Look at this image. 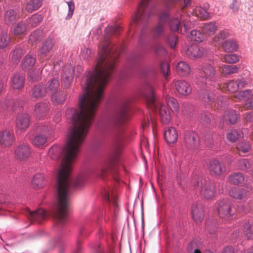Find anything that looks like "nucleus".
Here are the masks:
<instances>
[{
	"label": "nucleus",
	"instance_id": "nucleus-2",
	"mask_svg": "<svg viewBox=\"0 0 253 253\" xmlns=\"http://www.w3.org/2000/svg\"><path fill=\"white\" fill-rule=\"evenodd\" d=\"M217 73L211 64L205 65L196 77L195 83L201 88L198 92L200 101L205 106H212L217 103L218 106L225 108L227 106L226 98L220 95V90L217 82Z\"/></svg>",
	"mask_w": 253,
	"mask_h": 253
},
{
	"label": "nucleus",
	"instance_id": "nucleus-54",
	"mask_svg": "<svg viewBox=\"0 0 253 253\" xmlns=\"http://www.w3.org/2000/svg\"><path fill=\"white\" fill-rule=\"evenodd\" d=\"M180 26V20L178 17H174L169 21V27L171 31H178Z\"/></svg>",
	"mask_w": 253,
	"mask_h": 253
},
{
	"label": "nucleus",
	"instance_id": "nucleus-30",
	"mask_svg": "<svg viewBox=\"0 0 253 253\" xmlns=\"http://www.w3.org/2000/svg\"><path fill=\"white\" fill-rule=\"evenodd\" d=\"M24 78L22 75L15 74L11 79V86L15 89H20L24 85Z\"/></svg>",
	"mask_w": 253,
	"mask_h": 253
},
{
	"label": "nucleus",
	"instance_id": "nucleus-60",
	"mask_svg": "<svg viewBox=\"0 0 253 253\" xmlns=\"http://www.w3.org/2000/svg\"><path fill=\"white\" fill-rule=\"evenodd\" d=\"M226 87L229 91L234 92L239 89V85H238L237 82L230 81L227 83Z\"/></svg>",
	"mask_w": 253,
	"mask_h": 253
},
{
	"label": "nucleus",
	"instance_id": "nucleus-39",
	"mask_svg": "<svg viewBox=\"0 0 253 253\" xmlns=\"http://www.w3.org/2000/svg\"><path fill=\"white\" fill-rule=\"evenodd\" d=\"M17 18L16 12L13 9H9L5 12L4 20L7 24H10L15 22Z\"/></svg>",
	"mask_w": 253,
	"mask_h": 253
},
{
	"label": "nucleus",
	"instance_id": "nucleus-6",
	"mask_svg": "<svg viewBox=\"0 0 253 253\" xmlns=\"http://www.w3.org/2000/svg\"><path fill=\"white\" fill-rule=\"evenodd\" d=\"M157 4L154 0H142L132 16V22L137 25L146 23L150 16L154 14V9Z\"/></svg>",
	"mask_w": 253,
	"mask_h": 253
},
{
	"label": "nucleus",
	"instance_id": "nucleus-44",
	"mask_svg": "<svg viewBox=\"0 0 253 253\" xmlns=\"http://www.w3.org/2000/svg\"><path fill=\"white\" fill-rule=\"evenodd\" d=\"M167 105L169 108L173 112H178L179 110V105L177 100L172 97H168L166 98Z\"/></svg>",
	"mask_w": 253,
	"mask_h": 253
},
{
	"label": "nucleus",
	"instance_id": "nucleus-47",
	"mask_svg": "<svg viewBox=\"0 0 253 253\" xmlns=\"http://www.w3.org/2000/svg\"><path fill=\"white\" fill-rule=\"evenodd\" d=\"M251 165V161L246 159H241L238 160L237 164L238 169L241 170L247 171Z\"/></svg>",
	"mask_w": 253,
	"mask_h": 253
},
{
	"label": "nucleus",
	"instance_id": "nucleus-17",
	"mask_svg": "<svg viewBox=\"0 0 253 253\" xmlns=\"http://www.w3.org/2000/svg\"><path fill=\"white\" fill-rule=\"evenodd\" d=\"M30 154V148L26 143H22L19 145L15 150V158L20 161L27 159L29 157Z\"/></svg>",
	"mask_w": 253,
	"mask_h": 253
},
{
	"label": "nucleus",
	"instance_id": "nucleus-33",
	"mask_svg": "<svg viewBox=\"0 0 253 253\" xmlns=\"http://www.w3.org/2000/svg\"><path fill=\"white\" fill-rule=\"evenodd\" d=\"M43 37L44 33L42 30H36L30 36L29 42L32 45H35L40 42Z\"/></svg>",
	"mask_w": 253,
	"mask_h": 253
},
{
	"label": "nucleus",
	"instance_id": "nucleus-35",
	"mask_svg": "<svg viewBox=\"0 0 253 253\" xmlns=\"http://www.w3.org/2000/svg\"><path fill=\"white\" fill-rule=\"evenodd\" d=\"M222 46L224 50L227 52L235 51L238 48V44L234 39H229L225 41Z\"/></svg>",
	"mask_w": 253,
	"mask_h": 253
},
{
	"label": "nucleus",
	"instance_id": "nucleus-55",
	"mask_svg": "<svg viewBox=\"0 0 253 253\" xmlns=\"http://www.w3.org/2000/svg\"><path fill=\"white\" fill-rule=\"evenodd\" d=\"M225 119L231 124H235L238 119V116L235 111H229L226 115Z\"/></svg>",
	"mask_w": 253,
	"mask_h": 253
},
{
	"label": "nucleus",
	"instance_id": "nucleus-29",
	"mask_svg": "<svg viewBox=\"0 0 253 253\" xmlns=\"http://www.w3.org/2000/svg\"><path fill=\"white\" fill-rule=\"evenodd\" d=\"M36 63L35 57L31 55H27L23 58L22 62V67L24 71H30L32 69Z\"/></svg>",
	"mask_w": 253,
	"mask_h": 253
},
{
	"label": "nucleus",
	"instance_id": "nucleus-1",
	"mask_svg": "<svg viewBox=\"0 0 253 253\" xmlns=\"http://www.w3.org/2000/svg\"><path fill=\"white\" fill-rule=\"evenodd\" d=\"M98 59L94 73L88 72L82 85L84 93L79 100V111L73 108L66 110V115L72 123L69 138L64 149L58 145L51 147L48 155L53 160H58L60 153L64 157L58 175V191L59 204L67 203L68 176L71 164L76 160L81 147L93 120L97 106L100 102L111 73L110 54H98Z\"/></svg>",
	"mask_w": 253,
	"mask_h": 253
},
{
	"label": "nucleus",
	"instance_id": "nucleus-11",
	"mask_svg": "<svg viewBox=\"0 0 253 253\" xmlns=\"http://www.w3.org/2000/svg\"><path fill=\"white\" fill-rule=\"evenodd\" d=\"M180 0H161V2L166 11H163L159 16L158 23H161L166 26L169 20V11L176 8V5Z\"/></svg>",
	"mask_w": 253,
	"mask_h": 253
},
{
	"label": "nucleus",
	"instance_id": "nucleus-10",
	"mask_svg": "<svg viewBox=\"0 0 253 253\" xmlns=\"http://www.w3.org/2000/svg\"><path fill=\"white\" fill-rule=\"evenodd\" d=\"M216 210L219 216L225 220L232 218L236 212L235 207L227 199H223L217 202Z\"/></svg>",
	"mask_w": 253,
	"mask_h": 253
},
{
	"label": "nucleus",
	"instance_id": "nucleus-50",
	"mask_svg": "<svg viewBox=\"0 0 253 253\" xmlns=\"http://www.w3.org/2000/svg\"><path fill=\"white\" fill-rule=\"evenodd\" d=\"M193 107L190 104L184 103L182 105V113L187 118H190L193 114Z\"/></svg>",
	"mask_w": 253,
	"mask_h": 253
},
{
	"label": "nucleus",
	"instance_id": "nucleus-25",
	"mask_svg": "<svg viewBox=\"0 0 253 253\" xmlns=\"http://www.w3.org/2000/svg\"><path fill=\"white\" fill-rule=\"evenodd\" d=\"M164 137L168 143H174L177 139L178 134L174 127L166 128Z\"/></svg>",
	"mask_w": 253,
	"mask_h": 253
},
{
	"label": "nucleus",
	"instance_id": "nucleus-31",
	"mask_svg": "<svg viewBox=\"0 0 253 253\" xmlns=\"http://www.w3.org/2000/svg\"><path fill=\"white\" fill-rule=\"evenodd\" d=\"M176 72L180 76H185L190 73L189 65L184 61L179 62L176 66Z\"/></svg>",
	"mask_w": 253,
	"mask_h": 253
},
{
	"label": "nucleus",
	"instance_id": "nucleus-20",
	"mask_svg": "<svg viewBox=\"0 0 253 253\" xmlns=\"http://www.w3.org/2000/svg\"><path fill=\"white\" fill-rule=\"evenodd\" d=\"M204 53V49L197 45L188 46L186 50V54L189 58H199L201 57Z\"/></svg>",
	"mask_w": 253,
	"mask_h": 253
},
{
	"label": "nucleus",
	"instance_id": "nucleus-38",
	"mask_svg": "<svg viewBox=\"0 0 253 253\" xmlns=\"http://www.w3.org/2000/svg\"><path fill=\"white\" fill-rule=\"evenodd\" d=\"M228 180L233 184L241 185L244 183L245 177L241 173L235 172L229 176Z\"/></svg>",
	"mask_w": 253,
	"mask_h": 253
},
{
	"label": "nucleus",
	"instance_id": "nucleus-56",
	"mask_svg": "<svg viewBox=\"0 0 253 253\" xmlns=\"http://www.w3.org/2000/svg\"><path fill=\"white\" fill-rule=\"evenodd\" d=\"M228 36V33L224 31H220L213 38V41L215 43L219 44L226 38Z\"/></svg>",
	"mask_w": 253,
	"mask_h": 253
},
{
	"label": "nucleus",
	"instance_id": "nucleus-32",
	"mask_svg": "<svg viewBox=\"0 0 253 253\" xmlns=\"http://www.w3.org/2000/svg\"><path fill=\"white\" fill-rule=\"evenodd\" d=\"M246 190L243 188H232L229 191V195L234 199L241 200L246 196Z\"/></svg>",
	"mask_w": 253,
	"mask_h": 253
},
{
	"label": "nucleus",
	"instance_id": "nucleus-62",
	"mask_svg": "<svg viewBox=\"0 0 253 253\" xmlns=\"http://www.w3.org/2000/svg\"><path fill=\"white\" fill-rule=\"evenodd\" d=\"M241 5V1L239 0H233L229 6V8L234 13H237L240 6Z\"/></svg>",
	"mask_w": 253,
	"mask_h": 253
},
{
	"label": "nucleus",
	"instance_id": "nucleus-49",
	"mask_svg": "<svg viewBox=\"0 0 253 253\" xmlns=\"http://www.w3.org/2000/svg\"><path fill=\"white\" fill-rule=\"evenodd\" d=\"M26 31L25 24L22 22H19L14 27L13 30L14 34L16 36L24 35Z\"/></svg>",
	"mask_w": 253,
	"mask_h": 253
},
{
	"label": "nucleus",
	"instance_id": "nucleus-12",
	"mask_svg": "<svg viewBox=\"0 0 253 253\" xmlns=\"http://www.w3.org/2000/svg\"><path fill=\"white\" fill-rule=\"evenodd\" d=\"M184 143L187 149H196L200 144L199 137L194 131H186L184 135Z\"/></svg>",
	"mask_w": 253,
	"mask_h": 253
},
{
	"label": "nucleus",
	"instance_id": "nucleus-41",
	"mask_svg": "<svg viewBox=\"0 0 253 253\" xmlns=\"http://www.w3.org/2000/svg\"><path fill=\"white\" fill-rule=\"evenodd\" d=\"M41 6V0H31L27 2L25 8L28 12H32L38 10Z\"/></svg>",
	"mask_w": 253,
	"mask_h": 253
},
{
	"label": "nucleus",
	"instance_id": "nucleus-63",
	"mask_svg": "<svg viewBox=\"0 0 253 253\" xmlns=\"http://www.w3.org/2000/svg\"><path fill=\"white\" fill-rule=\"evenodd\" d=\"M142 74L148 77H155L156 75V71L154 68L147 67L144 69Z\"/></svg>",
	"mask_w": 253,
	"mask_h": 253
},
{
	"label": "nucleus",
	"instance_id": "nucleus-28",
	"mask_svg": "<svg viewBox=\"0 0 253 253\" xmlns=\"http://www.w3.org/2000/svg\"><path fill=\"white\" fill-rule=\"evenodd\" d=\"M30 123L28 114H23L18 117L16 122V127L21 130H25L28 127Z\"/></svg>",
	"mask_w": 253,
	"mask_h": 253
},
{
	"label": "nucleus",
	"instance_id": "nucleus-40",
	"mask_svg": "<svg viewBox=\"0 0 253 253\" xmlns=\"http://www.w3.org/2000/svg\"><path fill=\"white\" fill-rule=\"evenodd\" d=\"M243 226L245 236L247 239H253V224L249 221H246Z\"/></svg>",
	"mask_w": 253,
	"mask_h": 253
},
{
	"label": "nucleus",
	"instance_id": "nucleus-59",
	"mask_svg": "<svg viewBox=\"0 0 253 253\" xmlns=\"http://www.w3.org/2000/svg\"><path fill=\"white\" fill-rule=\"evenodd\" d=\"M224 60L229 63H234L239 61V56L236 54H229L225 55Z\"/></svg>",
	"mask_w": 253,
	"mask_h": 253
},
{
	"label": "nucleus",
	"instance_id": "nucleus-4",
	"mask_svg": "<svg viewBox=\"0 0 253 253\" xmlns=\"http://www.w3.org/2000/svg\"><path fill=\"white\" fill-rule=\"evenodd\" d=\"M143 93L147 99L149 108L156 113H159L163 124H168L171 118L170 110L167 106L156 100L151 83H145L143 89Z\"/></svg>",
	"mask_w": 253,
	"mask_h": 253
},
{
	"label": "nucleus",
	"instance_id": "nucleus-7",
	"mask_svg": "<svg viewBox=\"0 0 253 253\" xmlns=\"http://www.w3.org/2000/svg\"><path fill=\"white\" fill-rule=\"evenodd\" d=\"M193 187L196 191H199L206 199L212 198L215 192L214 184L202 176H198L195 179Z\"/></svg>",
	"mask_w": 253,
	"mask_h": 253
},
{
	"label": "nucleus",
	"instance_id": "nucleus-58",
	"mask_svg": "<svg viewBox=\"0 0 253 253\" xmlns=\"http://www.w3.org/2000/svg\"><path fill=\"white\" fill-rule=\"evenodd\" d=\"M237 148L243 153H246L251 149V145L249 142L243 141L239 143Z\"/></svg>",
	"mask_w": 253,
	"mask_h": 253
},
{
	"label": "nucleus",
	"instance_id": "nucleus-15",
	"mask_svg": "<svg viewBox=\"0 0 253 253\" xmlns=\"http://www.w3.org/2000/svg\"><path fill=\"white\" fill-rule=\"evenodd\" d=\"M74 69L72 66L68 65L64 67L61 76V83L65 88H68L73 79Z\"/></svg>",
	"mask_w": 253,
	"mask_h": 253
},
{
	"label": "nucleus",
	"instance_id": "nucleus-61",
	"mask_svg": "<svg viewBox=\"0 0 253 253\" xmlns=\"http://www.w3.org/2000/svg\"><path fill=\"white\" fill-rule=\"evenodd\" d=\"M22 54L23 51L22 49L16 48L14 49L11 53V58L14 61H17L21 58Z\"/></svg>",
	"mask_w": 253,
	"mask_h": 253
},
{
	"label": "nucleus",
	"instance_id": "nucleus-64",
	"mask_svg": "<svg viewBox=\"0 0 253 253\" xmlns=\"http://www.w3.org/2000/svg\"><path fill=\"white\" fill-rule=\"evenodd\" d=\"M28 74L29 77L30 78V80H32L33 82H34L39 79L40 77V70L38 69L33 70L32 71H30L29 72Z\"/></svg>",
	"mask_w": 253,
	"mask_h": 253
},
{
	"label": "nucleus",
	"instance_id": "nucleus-24",
	"mask_svg": "<svg viewBox=\"0 0 253 253\" xmlns=\"http://www.w3.org/2000/svg\"><path fill=\"white\" fill-rule=\"evenodd\" d=\"M54 42L52 39L46 40L42 43V47L39 51V56L41 58H43L52 49Z\"/></svg>",
	"mask_w": 253,
	"mask_h": 253
},
{
	"label": "nucleus",
	"instance_id": "nucleus-21",
	"mask_svg": "<svg viewBox=\"0 0 253 253\" xmlns=\"http://www.w3.org/2000/svg\"><path fill=\"white\" fill-rule=\"evenodd\" d=\"M154 39H160L164 38L166 34V26L161 23H158L151 30Z\"/></svg>",
	"mask_w": 253,
	"mask_h": 253
},
{
	"label": "nucleus",
	"instance_id": "nucleus-9",
	"mask_svg": "<svg viewBox=\"0 0 253 253\" xmlns=\"http://www.w3.org/2000/svg\"><path fill=\"white\" fill-rule=\"evenodd\" d=\"M54 129V127L49 126L48 124L38 126L37 128V133L33 141V144L37 147L44 145L47 138H50L53 133Z\"/></svg>",
	"mask_w": 253,
	"mask_h": 253
},
{
	"label": "nucleus",
	"instance_id": "nucleus-23",
	"mask_svg": "<svg viewBox=\"0 0 253 253\" xmlns=\"http://www.w3.org/2000/svg\"><path fill=\"white\" fill-rule=\"evenodd\" d=\"M209 7V4L205 3L204 4L203 7L201 6L197 7L194 9V13L197 17L203 20L209 19L210 15L208 11Z\"/></svg>",
	"mask_w": 253,
	"mask_h": 253
},
{
	"label": "nucleus",
	"instance_id": "nucleus-52",
	"mask_svg": "<svg viewBox=\"0 0 253 253\" xmlns=\"http://www.w3.org/2000/svg\"><path fill=\"white\" fill-rule=\"evenodd\" d=\"M42 20V17L41 15H33L29 19L28 25L31 27L37 26Z\"/></svg>",
	"mask_w": 253,
	"mask_h": 253
},
{
	"label": "nucleus",
	"instance_id": "nucleus-14",
	"mask_svg": "<svg viewBox=\"0 0 253 253\" xmlns=\"http://www.w3.org/2000/svg\"><path fill=\"white\" fill-rule=\"evenodd\" d=\"M191 214L196 222H201L204 217V206L200 202L194 203L191 207Z\"/></svg>",
	"mask_w": 253,
	"mask_h": 253
},
{
	"label": "nucleus",
	"instance_id": "nucleus-3",
	"mask_svg": "<svg viewBox=\"0 0 253 253\" xmlns=\"http://www.w3.org/2000/svg\"><path fill=\"white\" fill-rule=\"evenodd\" d=\"M71 169L72 166H71ZM72 169L70 170L69 175L68 176V196L67 200V203L66 205L65 203L63 202L60 205L59 204V198L58 191V183L57 184V203L53 211V215L55 219L57 224L62 226L66 222V220L68 216V212L69 208L70 198L71 195V192L73 187L75 188H78L81 187L84 183L85 181V177L84 175H81L78 176L75 180L74 183L71 181L70 178V174Z\"/></svg>",
	"mask_w": 253,
	"mask_h": 253
},
{
	"label": "nucleus",
	"instance_id": "nucleus-46",
	"mask_svg": "<svg viewBox=\"0 0 253 253\" xmlns=\"http://www.w3.org/2000/svg\"><path fill=\"white\" fill-rule=\"evenodd\" d=\"M110 167V162L109 160L103 163L100 171L98 173V175L100 176L102 179L105 180L106 176L109 174Z\"/></svg>",
	"mask_w": 253,
	"mask_h": 253
},
{
	"label": "nucleus",
	"instance_id": "nucleus-42",
	"mask_svg": "<svg viewBox=\"0 0 253 253\" xmlns=\"http://www.w3.org/2000/svg\"><path fill=\"white\" fill-rule=\"evenodd\" d=\"M59 86V81L57 79H53L49 81L45 88L47 89V92H49L51 94L52 93L58 90Z\"/></svg>",
	"mask_w": 253,
	"mask_h": 253
},
{
	"label": "nucleus",
	"instance_id": "nucleus-26",
	"mask_svg": "<svg viewBox=\"0 0 253 253\" xmlns=\"http://www.w3.org/2000/svg\"><path fill=\"white\" fill-rule=\"evenodd\" d=\"M67 93L63 90H58L51 94V101L55 104H60L64 102Z\"/></svg>",
	"mask_w": 253,
	"mask_h": 253
},
{
	"label": "nucleus",
	"instance_id": "nucleus-16",
	"mask_svg": "<svg viewBox=\"0 0 253 253\" xmlns=\"http://www.w3.org/2000/svg\"><path fill=\"white\" fill-rule=\"evenodd\" d=\"M14 139L12 131L5 130L0 132V145L2 148L10 146Z\"/></svg>",
	"mask_w": 253,
	"mask_h": 253
},
{
	"label": "nucleus",
	"instance_id": "nucleus-5",
	"mask_svg": "<svg viewBox=\"0 0 253 253\" xmlns=\"http://www.w3.org/2000/svg\"><path fill=\"white\" fill-rule=\"evenodd\" d=\"M112 129L113 132V141L112 142V176L117 175L113 171V167L120 166L123 167L122 163V154L125 144L126 136L124 133V127H120L114 125Z\"/></svg>",
	"mask_w": 253,
	"mask_h": 253
},
{
	"label": "nucleus",
	"instance_id": "nucleus-19",
	"mask_svg": "<svg viewBox=\"0 0 253 253\" xmlns=\"http://www.w3.org/2000/svg\"><path fill=\"white\" fill-rule=\"evenodd\" d=\"M26 211L27 212L26 215L31 221H36L41 223L46 216V211L42 209H39L35 211H31L27 208Z\"/></svg>",
	"mask_w": 253,
	"mask_h": 253
},
{
	"label": "nucleus",
	"instance_id": "nucleus-8",
	"mask_svg": "<svg viewBox=\"0 0 253 253\" xmlns=\"http://www.w3.org/2000/svg\"><path fill=\"white\" fill-rule=\"evenodd\" d=\"M128 101L124 99L119 103L115 110L113 121L114 125L122 127H124L129 118Z\"/></svg>",
	"mask_w": 253,
	"mask_h": 253
},
{
	"label": "nucleus",
	"instance_id": "nucleus-48",
	"mask_svg": "<svg viewBox=\"0 0 253 253\" xmlns=\"http://www.w3.org/2000/svg\"><path fill=\"white\" fill-rule=\"evenodd\" d=\"M242 132L240 130L234 129L227 134V139L231 142H235L237 139L242 136Z\"/></svg>",
	"mask_w": 253,
	"mask_h": 253
},
{
	"label": "nucleus",
	"instance_id": "nucleus-53",
	"mask_svg": "<svg viewBox=\"0 0 253 253\" xmlns=\"http://www.w3.org/2000/svg\"><path fill=\"white\" fill-rule=\"evenodd\" d=\"M206 229L210 234L214 233L217 228V224L214 220L208 219L206 221Z\"/></svg>",
	"mask_w": 253,
	"mask_h": 253
},
{
	"label": "nucleus",
	"instance_id": "nucleus-13",
	"mask_svg": "<svg viewBox=\"0 0 253 253\" xmlns=\"http://www.w3.org/2000/svg\"><path fill=\"white\" fill-rule=\"evenodd\" d=\"M208 168L210 174L214 176H220L226 171L225 165L216 159L209 162Z\"/></svg>",
	"mask_w": 253,
	"mask_h": 253
},
{
	"label": "nucleus",
	"instance_id": "nucleus-43",
	"mask_svg": "<svg viewBox=\"0 0 253 253\" xmlns=\"http://www.w3.org/2000/svg\"><path fill=\"white\" fill-rule=\"evenodd\" d=\"M213 119L212 115L208 112L203 111L198 115V120L204 124H209L211 120Z\"/></svg>",
	"mask_w": 253,
	"mask_h": 253
},
{
	"label": "nucleus",
	"instance_id": "nucleus-18",
	"mask_svg": "<svg viewBox=\"0 0 253 253\" xmlns=\"http://www.w3.org/2000/svg\"><path fill=\"white\" fill-rule=\"evenodd\" d=\"M50 105L48 102H39L35 106L34 114L37 118H43L48 114Z\"/></svg>",
	"mask_w": 253,
	"mask_h": 253
},
{
	"label": "nucleus",
	"instance_id": "nucleus-34",
	"mask_svg": "<svg viewBox=\"0 0 253 253\" xmlns=\"http://www.w3.org/2000/svg\"><path fill=\"white\" fill-rule=\"evenodd\" d=\"M44 176L42 174H37L33 177L32 184L35 189L41 188L45 185Z\"/></svg>",
	"mask_w": 253,
	"mask_h": 253
},
{
	"label": "nucleus",
	"instance_id": "nucleus-37",
	"mask_svg": "<svg viewBox=\"0 0 253 253\" xmlns=\"http://www.w3.org/2000/svg\"><path fill=\"white\" fill-rule=\"evenodd\" d=\"M112 207L114 208V216H112V221L119 218V205L118 196L114 194L112 191Z\"/></svg>",
	"mask_w": 253,
	"mask_h": 253
},
{
	"label": "nucleus",
	"instance_id": "nucleus-36",
	"mask_svg": "<svg viewBox=\"0 0 253 253\" xmlns=\"http://www.w3.org/2000/svg\"><path fill=\"white\" fill-rule=\"evenodd\" d=\"M203 32L205 34L211 35L213 34L217 30V26L214 22L204 23L201 27Z\"/></svg>",
	"mask_w": 253,
	"mask_h": 253
},
{
	"label": "nucleus",
	"instance_id": "nucleus-27",
	"mask_svg": "<svg viewBox=\"0 0 253 253\" xmlns=\"http://www.w3.org/2000/svg\"><path fill=\"white\" fill-rule=\"evenodd\" d=\"M47 93V89L43 84L37 85L31 91L32 97L38 99L44 96Z\"/></svg>",
	"mask_w": 253,
	"mask_h": 253
},
{
	"label": "nucleus",
	"instance_id": "nucleus-57",
	"mask_svg": "<svg viewBox=\"0 0 253 253\" xmlns=\"http://www.w3.org/2000/svg\"><path fill=\"white\" fill-rule=\"evenodd\" d=\"M9 42V37L6 33H2L0 34V48L6 47Z\"/></svg>",
	"mask_w": 253,
	"mask_h": 253
},
{
	"label": "nucleus",
	"instance_id": "nucleus-22",
	"mask_svg": "<svg viewBox=\"0 0 253 253\" xmlns=\"http://www.w3.org/2000/svg\"><path fill=\"white\" fill-rule=\"evenodd\" d=\"M175 86L177 91L179 94L183 95H187L192 90L189 84L184 81H178L176 82Z\"/></svg>",
	"mask_w": 253,
	"mask_h": 253
},
{
	"label": "nucleus",
	"instance_id": "nucleus-51",
	"mask_svg": "<svg viewBox=\"0 0 253 253\" xmlns=\"http://www.w3.org/2000/svg\"><path fill=\"white\" fill-rule=\"evenodd\" d=\"M222 72L225 74H231L238 72L239 68L236 65H224L222 67Z\"/></svg>",
	"mask_w": 253,
	"mask_h": 253
},
{
	"label": "nucleus",
	"instance_id": "nucleus-45",
	"mask_svg": "<svg viewBox=\"0 0 253 253\" xmlns=\"http://www.w3.org/2000/svg\"><path fill=\"white\" fill-rule=\"evenodd\" d=\"M190 39L198 42H202L205 39V36L200 31L196 30H192L189 36Z\"/></svg>",
	"mask_w": 253,
	"mask_h": 253
}]
</instances>
